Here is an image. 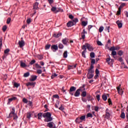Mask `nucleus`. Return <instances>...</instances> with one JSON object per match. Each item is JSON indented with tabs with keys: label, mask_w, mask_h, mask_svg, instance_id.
Wrapping results in <instances>:
<instances>
[{
	"label": "nucleus",
	"mask_w": 128,
	"mask_h": 128,
	"mask_svg": "<svg viewBox=\"0 0 128 128\" xmlns=\"http://www.w3.org/2000/svg\"><path fill=\"white\" fill-rule=\"evenodd\" d=\"M43 118H44V122H52V113L50 112H46L43 114Z\"/></svg>",
	"instance_id": "nucleus-1"
},
{
	"label": "nucleus",
	"mask_w": 128,
	"mask_h": 128,
	"mask_svg": "<svg viewBox=\"0 0 128 128\" xmlns=\"http://www.w3.org/2000/svg\"><path fill=\"white\" fill-rule=\"evenodd\" d=\"M76 22H78V18H75L72 21H69L67 23V26L68 28H72L73 26L76 24Z\"/></svg>",
	"instance_id": "nucleus-2"
},
{
	"label": "nucleus",
	"mask_w": 128,
	"mask_h": 128,
	"mask_svg": "<svg viewBox=\"0 0 128 128\" xmlns=\"http://www.w3.org/2000/svg\"><path fill=\"white\" fill-rule=\"evenodd\" d=\"M109 50L112 52L111 56H113L114 58V60H117L116 56V54H117L116 51V47H114V46L110 47Z\"/></svg>",
	"instance_id": "nucleus-3"
},
{
	"label": "nucleus",
	"mask_w": 128,
	"mask_h": 128,
	"mask_svg": "<svg viewBox=\"0 0 128 128\" xmlns=\"http://www.w3.org/2000/svg\"><path fill=\"white\" fill-rule=\"evenodd\" d=\"M16 114V110L14 107L12 108V110L9 114L8 118H12V116Z\"/></svg>",
	"instance_id": "nucleus-4"
},
{
	"label": "nucleus",
	"mask_w": 128,
	"mask_h": 128,
	"mask_svg": "<svg viewBox=\"0 0 128 128\" xmlns=\"http://www.w3.org/2000/svg\"><path fill=\"white\" fill-rule=\"evenodd\" d=\"M86 34H88V32H86L85 29H84L81 33L82 38H80V40H84V38H86Z\"/></svg>",
	"instance_id": "nucleus-5"
},
{
	"label": "nucleus",
	"mask_w": 128,
	"mask_h": 128,
	"mask_svg": "<svg viewBox=\"0 0 128 128\" xmlns=\"http://www.w3.org/2000/svg\"><path fill=\"white\" fill-rule=\"evenodd\" d=\"M50 48L52 50V52H54L56 50H58V44H54L51 46Z\"/></svg>",
	"instance_id": "nucleus-6"
},
{
	"label": "nucleus",
	"mask_w": 128,
	"mask_h": 128,
	"mask_svg": "<svg viewBox=\"0 0 128 128\" xmlns=\"http://www.w3.org/2000/svg\"><path fill=\"white\" fill-rule=\"evenodd\" d=\"M47 126L50 128H56V124L54 122H50L48 123Z\"/></svg>",
	"instance_id": "nucleus-7"
},
{
	"label": "nucleus",
	"mask_w": 128,
	"mask_h": 128,
	"mask_svg": "<svg viewBox=\"0 0 128 128\" xmlns=\"http://www.w3.org/2000/svg\"><path fill=\"white\" fill-rule=\"evenodd\" d=\"M18 44L19 46V47H20V48H22L24 46V44H26L24 40H21L18 41Z\"/></svg>",
	"instance_id": "nucleus-8"
},
{
	"label": "nucleus",
	"mask_w": 128,
	"mask_h": 128,
	"mask_svg": "<svg viewBox=\"0 0 128 128\" xmlns=\"http://www.w3.org/2000/svg\"><path fill=\"white\" fill-rule=\"evenodd\" d=\"M108 108H106V114H105V118H106L108 119L110 118V114L108 112Z\"/></svg>",
	"instance_id": "nucleus-9"
},
{
	"label": "nucleus",
	"mask_w": 128,
	"mask_h": 128,
	"mask_svg": "<svg viewBox=\"0 0 128 128\" xmlns=\"http://www.w3.org/2000/svg\"><path fill=\"white\" fill-rule=\"evenodd\" d=\"M74 90H76V88L72 86L70 88V94L71 96H72L74 94V93H72V92H74Z\"/></svg>",
	"instance_id": "nucleus-10"
},
{
	"label": "nucleus",
	"mask_w": 128,
	"mask_h": 128,
	"mask_svg": "<svg viewBox=\"0 0 128 128\" xmlns=\"http://www.w3.org/2000/svg\"><path fill=\"white\" fill-rule=\"evenodd\" d=\"M86 48L89 52H92L94 50V48L90 46L88 43H86Z\"/></svg>",
	"instance_id": "nucleus-11"
},
{
	"label": "nucleus",
	"mask_w": 128,
	"mask_h": 128,
	"mask_svg": "<svg viewBox=\"0 0 128 128\" xmlns=\"http://www.w3.org/2000/svg\"><path fill=\"white\" fill-rule=\"evenodd\" d=\"M36 82H28L26 84V86H33V88H34L36 86Z\"/></svg>",
	"instance_id": "nucleus-12"
},
{
	"label": "nucleus",
	"mask_w": 128,
	"mask_h": 128,
	"mask_svg": "<svg viewBox=\"0 0 128 128\" xmlns=\"http://www.w3.org/2000/svg\"><path fill=\"white\" fill-rule=\"evenodd\" d=\"M18 100V98L16 97L12 96V98L8 99V104H10V102H12V100Z\"/></svg>",
	"instance_id": "nucleus-13"
},
{
	"label": "nucleus",
	"mask_w": 128,
	"mask_h": 128,
	"mask_svg": "<svg viewBox=\"0 0 128 128\" xmlns=\"http://www.w3.org/2000/svg\"><path fill=\"white\" fill-rule=\"evenodd\" d=\"M94 66L91 65L90 68H88V74H94Z\"/></svg>",
	"instance_id": "nucleus-14"
},
{
	"label": "nucleus",
	"mask_w": 128,
	"mask_h": 128,
	"mask_svg": "<svg viewBox=\"0 0 128 128\" xmlns=\"http://www.w3.org/2000/svg\"><path fill=\"white\" fill-rule=\"evenodd\" d=\"M38 78V76H31L30 78L29 79L30 82H34Z\"/></svg>",
	"instance_id": "nucleus-15"
},
{
	"label": "nucleus",
	"mask_w": 128,
	"mask_h": 128,
	"mask_svg": "<svg viewBox=\"0 0 128 128\" xmlns=\"http://www.w3.org/2000/svg\"><path fill=\"white\" fill-rule=\"evenodd\" d=\"M112 59H110V57L109 56V58H106V62H108V64H112Z\"/></svg>",
	"instance_id": "nucleus-16"
},
{
	"label": "nucleus",
	"mask_w": 128,
	"mask_h": 128,
	"mask_svg": "<svg viewBox=\"0 0 128 128\" xmlns=\"http://www.w3.org/2000/svg\"><path fill=\"white\" fill-rule=\"evenodd\" d=\"M118 94H122V92H124L122 90V89H120V85L119 86H118L116 88Z\"/></svg>",
	"instance_id": "nucleus-17"
},
{
	"label": "nucleus",
	"mask_w": 128,
	"mask_h": 128,
	"mask_svg": "<svg viewBox=\"0 0 128 128\" xmlns=\"http://www.w3.org/2000/svg\"><path fill=\"white\" fill-rule=\"evenodd\" d=\"M68 38H64L62 40V43L65 46H68Z\"/></svg>",
	"instance_id": "nucleus-18"
},
{
	"label": "nucleus",
	"mask_w": 128,
	"mask_h": 128,
	"mask_svg": "<svg viewBox=\"0 0 128 128\" xmlns=\"http://www.w3.org/2000/svg\"><path fill=\"white\" fill-rule=\"evenodd\" d=\"M116 24H118V26L119 28H122V23L120 21L118 20H117L116 22Z\"/></svg>",
	"instance_id": "nucleus-19"
},
{
	"label": "nucleus",
	"mask_w": 128,
	"mask_h": 128,
	"mask_svg": "<svg viewBox=\"0 0 128 128\" xmlns=\"http://www.w3.org/2000/svg\"><path fill=\"white\" fill-rule=\"evenodd\" d=\"M86 98L88 100V102H90L92 100V96H90V94H88L87 96H86Z\"/></svg>",
	"instance_id": "nucleus-20"
},
{
	"label": "nucleus",
	"mask_w": 128,
	"mask_h": 128,
	"mask_svg": "<svg viewBox=\"0 0 128 128\" xmlns=\"http://www.w3.org/2000/svg\"><path fill=\"white\" fill-rule=\"evenodd\" d=\"M87 78L88 80H90V78H94V74L88 73Z\"/></svg>",
	"instance_id": "nucleus-21"
},
{
	"label": "nucleus",
	"mask_w": 128,
	"mask_h": 128,
	"mask_svg": "<svg viewBox=\"0 0 128 128\" xmlns=\"http://www.w3.org/2000/svg\"><path fill=\"white\" fill-rule=\"evenodd\" d=\"M52 12H54V14H58V8L56 7L52 6L51 8Z\"/></svg>",
	"instance_id": "nucleus-22"
},
{
	"label": "nucleus",
	"mask_w": 128,
	"mask_h": 128,
	"mask_svg": "<svg viewBox=\"0 0 128 128\" xmlns=\"http://www.w3.org/2000/svg\"><path fill=\"white\" fill-rule=\"evenodd\" d=\"M80 91L78 90V89L74 94V96H76V97L80 96Z\"/></svg>",
	"instance_id": "nucleus-23"
},
{
	"label": "nucleus",
	"mask_w": 128,
	"mask_h": 128,
	"mask_svg": "<svg viewBox=\"0 0 128 128\" xmlns=\"http://www.w3.org/2000/svg\"><path fill=\"white\" fill-rule=\"evenodd\" d=\"M76 68V64L74 65H70L68 66V70H74Z\"/></svg>",
	"instance_id": "nucleus-24"
},
{
	"label": "nucleus",
	"mask_w": 128,
	"mask_h": 128,
	"mask_svg": "<svg viewBox=\"0 0 128 128\" xmlns=\"http://www.w3.org/2000/svg\"><path fill=\"white\" fill-rule=\"evenodd\" d=\"M84 86H86V85L83 84L82 86L80 87L79 88L78 90L80 92H83V90H86V88H84Z\"/></svg>",
	"instance_id": "nucleus-25"
},
{
	"label": "nucleus",
	"mask_w": 128,
	"mask_h": 128,
	"mask_svg": "<svg viewBox=\"0 0 128 128\" xmlns=\"http://www.w3.org/2000/svg\"><path fill=\"white\" fill-rule=\"evenodd\" d=\"M33 8L34 10H38V2H36L33 4Z\"/></svg>",
	"instance_id": "nucleus-26"
},
{
	"label": "nucleus",
	"mask_w": 128,
	"mask_h": 128,
	"mask_svg": "<svg viewBox=\"0 0 128 128\" xmlns=\"http://www.w3.org/2000/svg\"><path fill=\"white\" fill-rule=\"evenodd\" d=\"M86 92L83 91L82 92L81 96H82V98H86Z\"/></svg>",
	"instance_id": "nucleus-27"
},
{
	"label": "nucleus",
	"mask_w": 128,
	"mask_h": 128,
	"mask_svg": "<svg viewBox=\"0 0 128 128\" xmlns=\"http://www.w3.org/2000/svg\"><path fill=\"white\" fill-rule=\"evenodd\" d=\"M30 118H32V112H28L27 113V116H26V118L28 120H30Z\"/></svg>",
	"instance_id": "nucleus-28"
},
{
	"label": "nucleus",
	"mask_w": 128,
	"mask_h": 128,
	"mask_svg": "<svg viewBox=\"0 0 128 128\" xmlns=\"http://www.w3.org/2000/svg\"><path fill=\"white\" fill-rule=\"evenodd\" d=\"M102 98L103 100L106 102V100H108V96H106V94H104L102 96Z\"/></svg>",
	"instance_id": "nucleus-29"
},
{
	"label": "nucleus",
	"mask_w": 128,
	"mask_h": 128,
	"mask_svg": "<svg viewBox=\"0 0 128 128\" xmlns=\"http://www.w3.org/2000/svg\"><path fill=\"white\" fill-rule=\"evenodd\" d=\"M75 122H76V124H80V122H82V121L80 118H77L76 119Z\"/></svg>",
	"instance_id": "nucleus-30"
},
{
	"label": "nucleus",
	"mask_w": 128,
	"mask_h": 128,
	"mask_svg": "<svg viewBox=\"0 0 128 128\" xmlns=\"http://www.w3.org/2000/svg\"><path fill=\"white\" fill-rule=\"evenodd\" d=\"M63 58H68V51H64L63 54Z\"/></svg>",
	"instance_id": "nucleus-31"
},
{
	"label": "nucleus",
	"mask_w": 128,
	"mask_h": 128,
	"mask_svg": "<svg viewBox=\"0 0 128 128\" xmlns=\"http://www.w3.org/2000/svg\"><path fill=\"white\" fill-rule=\"evenodd\" d=\"M43 116H44V114H42V112L38 114V118L39 120H42V118Z\"/></svg>",
	"instance_id": "nucleus-32"
},
{
	"label": "nucleus",
	"mask_w": 128,
	"mask_h": 128,
	"mask_svg": "<svg viewBox=\"0 0 128 128\" xmlns=\"http://www.w3.org/2000/svg\"><path fill=\"white\" fill-rule=\"evenodd\" d=\"M62 36V33L60 32L57 34H54V38H60V36Z\"/></svg>",
	"instance_id": "nucleus-33"
},
{
	"label": "nucleus",
	"mask_w": 128,
	"mask_h": 128,
	"mask_svg": "<svg viewBox=\"0 0 128 128\" xmlns=\"http://www.w3.org/2000/svg\"><path fill=\"white\" fill-rule=\"evenodd\" d=\"M82 26H88V21H82Z\"/></svg>",
	"instance_id": "nucleus-34"
},
{
	"label": "nucleus",
	"mask_w": 128,
	"mask_h": 128,
	"mask_svg": "<svg viewBox=\"0 0 128 128\" xmlns=\"http://www.w3.org/2000/svg\"><path fill=\"white\" fill-rule=\"evenodd\" d=\"M120 118H126V114L124 112H122L121 113Z\"/></svg>",
	"instance_id": "nucleus-35"
},
{
	"label": "nucleus",
	"mask_w": 128,
	"mask_h": 128,
	"mask_svg": "<svg viewBox=\"0 0 128 128\" xmlns=\"http://www.w3.org/2000/svg\"><path fill=\"white\" fill-rule=\"evenodd\" d=\"M90 56L92 58H95V56H96V54H94V52H91L90 53Z\"/></svg>",
	"instance_id": "nucleus-36"
},
{
	"label": "nucleus",
	"mask_w": 128,
	"mask_h": 128,
	"mask_svg": "<svg viewBox=\"0 0 128 128\" xmlns=\"http://www.w3.org/2000/svg\"><path fill=\"white\" fill-rule=\"evenodd\" d=\"M58 48L60 50H62V48H64V44H62V43L59 44L58 45Z\"/></svg>",
	"instance_id": "nucleus-37"
},
{
	"label": "nucleus",
	"mask_w": 128,
	"mask_h": 128,
	"mask_svg": "<svg viewBox=\"0 0 128 128\" xmlns=\"http://www.w3.org/2000/svg\"><path fill=\"white\" fill-rule=\"evenodd\" d=\"M20 66L21 68H26V63H24L22 62H21Z\"/></svg>",
	"instance_id": "nucleus-38"
},
{
	"label": "nucleus",
	"mask_w": 128,
	"mask_h": 128,
	"mask_svg": "<svg viewBox=\"0 0 128 128\" xmlns=\"http://www.w3.org/2000/svg\"><path fill=\"white\" fill-rule=\"evenodd\" d=\"M50 44H47L45 46V50H50Z\"/></svg>",
	"instance_id": "nucleus-39"
},
{
	"label": "nucleus",
	"mask_w": 128,
	"mask_h": 128,
	"mask_svg": "<svg viewBox=\"0 0 128 128\" xmlns=\"http://www.w3.org/2000/svg\"><path fill=\"white\" fill-rule=\"evenodd\" d=\"M14 86L15 88H18V86H20V84H18V83H16V82H14Z\"/></svg>",
	"instance_id": "nucleus-40"
},
{
	"label": "nucleus",
	"mask_w": 128,
	"mask_h": 128,
	"mask_svg": "<svg viewBox=\"0 0 128 128\" xmlns=\"http://www.w3.org/2000/svg\"><path fill=\"white\" fill-rule=\"evenodd\" d=\"M93 116L92 114V113H88L86 114V118H92Z\"/></svg>",
	"instance_id": "nucleus-41"
},
{
	"label": "nucleus",
	"mask_w": 128,
	"mask_h": 128,
	"mask_svg": "<svg viewBox=\"0 0 128 128\" xmlns=\"http://www.w3.org/2000/svg\"><path fill=\"white\" fill-rule=\"evenodd\" d=\"M6 28H8V27L6 26V25L4 26L2 28V32H4L6 30Z\"/></svg>",
	"instance_id": "nucleus-42"
},
{
	"label": "nucleus",
	"mask_w": 128,
	"mask_h": 128,
	"mask_svg": "<svg viewBox=\"0 0 128 128\" xmlns=\"http://www.w3.org/2000/svg\"><path fill=\"white\" fill-rule=\"evenodd\" d=\"M104 26H100L99 28V32H102V31L104 30Z\"/></svg>",
	"instance_id": "nucleus-43"
},
{
	"label": "nucleus",
	"mask_w": 128,
	"mask_h": 128,
	"mask_svg": "<svg viewBox=\"0 0 128 128\" xmlns=\"http://www.w3.org/2000/svg\"><path fill=\"white\" fill-rule=\"evenodd\" d=\"M126 6V3H122L119 6V8L122 10L124 8V6Z\"/></svg>",
	"instance_id": "nucleus-44"
},
{
	"label": "nucleus",
	"mask_w": 128,
	"mask_h": 128,
	"mask_svg": "<svg viewBox=\"0 0 128 128\" xmlns=\"http://www.w3.org/2000/svg\"><path fill=\"white\" fill-rule=\"evenodd\" d=\"M122 54H124L122 50H120L118 52V55L120 56H122Z\"/></svg>",
	"instance_id": "nucleus-45"
},
{
	"label": "nucleus",
	"mask_w": 128,
	"mask_h": 128,
	"mask_svg": "<svg viewBox=\"0 0 128 128\" xmlns=\"http://www.w3.org/2000/svg\"><path fill=\"white\" fill-rule=\"evenodd\" d=\"M24 78H28V76H30V73L29 72H27L24 74Z\"/></svg>",
	"instance_id": "nucleus-46"
},
{
	"label": "nucleus",
	"mask_w": 128,
	"mask_h": 128,
	"mask_svg": "<svg viewBox=\"0 0 128 128\" xmlns=\"http://www.w3.org/2000/svg\"><path fill=\"white\" fill-rule=\"evenodd\" d=\"M30 22H32V18H28L26 20V23L28 24H30Z\"/></svg>",
	"instance_id": "nucleus-47"
},
{
	"label": "nucleus",
	"mask_w": 128,
	"mask_h": 128,
	"mask_svg": "<svg viewBox=\"0 0 128 128\" xmlns=\"http://www.w3.org/2000/svg\"><path fill=\"white\" fill-rule=\"evenodd\" d=\"M57 12H64V10L62 9V8H57Z\"/></svg>",
	"instance_id": "nucleus-48"
},
{
	"label": "nucleus",
	"mask_w": 128,
	"mask_h": 128,
	"mask_svg": "<svg viewBox=\"0 0 128 128\" xmlns=\"http://www.w3.org/2000/svg\"><path fill=\"white\" fill-rule=\"evenodd\" d=\"M22 102L24 104H28V99L26 98H23Z\"/></svg>",
	"instance_id": "nucleus-49"
},
{
	"label": "nucleus",
	"mask_w": 128,
	"mask_h": 128,
	"mask_svg": "<svg viewBox=\"0 0 128 128\" xmlns=\"http://www.w3.org/2000/svg\"><path fill=\"white\" fill-rule=\"evenodd\" d=\"M96 64V60L92 59L91 66H94Z\"/></svg>",
	"instance_id": "nucleus-50"
},
{
	"label": "nucleus",
	"mask_w": 128,
	"mask_h": 128,
	"mask_svg": "<svg viewBox=\"0 0 128 128\" xmlns=\"http://www.w3.org/2000/svg\"><path fill=\"white\" fill-rule=\"evenodd\" d=\"M56 76H58V74L54 73L51 76V78L54 79V78H56Z\"/></svg>",
	"instance_id": "nucleus-51"
},
{
	"label": "nucleus",
	"mask_w": 128,
	"mask_h": 128,
	"mask_svg": "<svg viewBox=\"0 0 128 128\" xmlns=\"http://www.w3.org/2000/svg\"><path fill=\"white\" fill-rule=\"evenodd\" d=\"M95 72L96 74V76H98V74H100V70H98V69L96 68V70Z\"/></svg>",
	"instance_id": "nucleus-52"
},
{
	"label": "nucleus",
	"mask_w": 128,
	"mask_h": 128,
	"mask_svg": "<svg viewBox=\"0 0 128 128\" xmlns=\"http://www.w3.org/2000/svg\"><path fill=\"white\" fill-rule=\"evenodd\" d=\"M96 98L97 100H98V102H100V95L97 94L96 96Z\"/></svg>",
	"instance_id": "nucleus-53"
},
{
	"label": "nucleus",
	"mask_w": 128,
	"mask_h": 128,
	"mask_svg": "<svg viewBox=\"0 0 128 128\" xmlns=\"http://www.w3.org/2000/svg\"><path fill=\"white\" fill-rule=\"evenodd\" d=\"M10 49L9 48H7L6 50H4V53L5 54H8V52H10Z\"/></svg>",
	"instance_id": "nucleus-54"
},
{
	"label": "nucleus",
	"mask_w": 128,
	"mask_h": 128,
	"mask_svg": "<svg viewBox=\"0 0 128 128\" xmlns=\"http://www.w3.org/2000/svg\"><path fill=\"white\" fill-rule=\"evenodd\" d=\"M10 20H12V18H8L7 19L6 24H9L10 22Z\"/></svg>",
	"instance_id": "nucleus-55"
},
{
	"label": "nucleus",
	"mask_w": 128,
	"mask_h": 128,
	"mask_svg": "<svg viewBox=\"0 0 128 128\" xmlns=\"http://www.w3.org/2000/svg\"><path fill=\"white\" fill-rule=\"evenodd\" d=\"M80 118L81 120H86V116H80Z\"/></svg>",
	"instance_id": "nucleus-56"
},
{
	"label": "nucleus",
	"mask_w": 128,
	"mask_h": 128,
	"mask_svg": "<svg viewBox=\"0 0 128 128\" xmlns=\"http://www.w3.org/2000/svg\"><path fill=\"white\" fill-rule=\"evenodd\" d=\"M36 64V60H31V62H30V64L31 66H32V64Z\"/></svg>",
	"instance_id": "nucleus-57"
},
{
	"label": "nucleus",
	"mask_w": 128,
	"mask_h": 128,
	"mask_svg": "<svg viewBox=\"0 0 128 128\" xmlns=\"http://www.w3.org/2000/svg\"><path fill=\"white\" fill-rule=\"evenodd\" d=\"M121 12H122V9H120V8H118V10L117 12V15L120 16V14Z\"/></svg>",
	"instance_id": "nucleus-58"
},
{
	"label": "nucleus",
	"mask_w": 128,
	"mask_h": 128,
	"mask_svg": "<svg viewBox=\"0 0 128 128\" xmlns=\"http://www.w3.org/2000/svg\"><path fill=\"white\" fill-rule=\"evenodd\" d=\"M108 102L109 104V106L112 105V100L110 98H109L108 99Z\"/></svg>",
	"instance_id": "nucleus-59"
},
{
	"label": "nucleus",
	"mask_w": 128,
	"mask_h": 128,
	"mask_svg": "<svg viewBox=\"0 0 128 128\" xmlns=\"http://www.w3.org/2000/svg\"><path fill=\"white\" fill-rule=\"evenodd\" d=\"M53 98H58H58H60V96H58V94H54L53 96Z\"/></svg>",
	"instance_id": "nucleus-60"
},
{
	"label": "nucleus",
	"mask_w": 128,
	"mask_h": 128,
	"mask_svg": "<svg viewBox=\"0 0 128 128\" xmlns=\"http://www.w3.org/2000/svg\"><path fill=\"white\" fill-rule=\"evenodd\" d=\"M12 116L14 118V120H18V115L16 114H15L14 115H13Z\"/></svg>",
	"instance_id": "nucleus-61"
},
{
	"label": "nucleus",
	"mask_w": 128,
	"mask_h": 128,
	"mask_svg": "<svg viewBox=\"0 0 128 128\" xmlns=\"http://www.w3.org/2000/svg\"><path fill=\"white\" fill-rule=\"evenodd\" d=\"M96 42H97V44L98 46H103L102 44V42L100 41H96Z\"/></svg>",
	"instance_id": "nucleus-62"
},
{
	"label": "nucleus",
	"mask_w": 128,
	"mask_h": 128,
	"mask_svg": "<svg viewBox=\"0 0 128 128\" xmlns=\"http://www.w3.org/2000/svg\"><path fill=\"white\" fill-rule=\"evenodd\" d=\"M106 32H110V26H106L105 28Z\"/></svg>",
	"instance_id": "nucleus-63"
},
{
	"label": "nucleus",
	"mask_w": 128,
	"mask_h": 128,
	"mask_svg": "<svg viewBox=\"0 0 128 128\" xmlns=\"http://www.w3.org/2000/svg\"><path fill=\"white\" fill-rule=\"evenodd\" d=\"M82 50H86V44L83 45L82 48Z\"/></svg>",
	"instance_id": "nucleus-64"
}]
</instances>
